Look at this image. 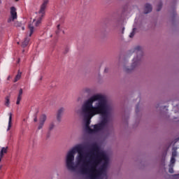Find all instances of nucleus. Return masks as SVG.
Here are the masks:
<instances>
[{
	"instance_id": "nucleus-1",
	"label": "nucleus",
	"mask_w": 179,
	"mask_h": 179,
	"mask_svg": "<svg viewBox=\"0 0 179 179\" xmlns=\"http://www.w3.org/2000/svg\"><path fill=\"white\" fill-rule=\"evenodd\" d=\"M64 163L68 171L78 173L86 179H107L110 155L96 143L85 151L83 144H78L67 152Z\"/></svg>"
},
{
	"instance_id": "nucleus-2",
	"label": "nucleus",
	"mask_w": 179,
	"mask_h": 179,
	"mask_svg": "<svg viewBox=\"0 0 179 179\" xmlns=\"http://www.w3.org/2000/svg\"><path fill=\"white\" fill-rule=\"evenodd\" d=\"M112 106L107 96L102 94H96L86 99L80 111V116L84 120L83 131L93 135L106 128L110 122Z\"/></svg>"
},
{
	"instance_id": "nucleus-3",
	"label": "nucleus",
	"mask_w": 179,
	"mask_h": 179,
	"mask_svg": "<svg viewBox=\"0 0 179 179\" xmlns=\"http://www.w3.org/2000/svg\"><path fill=\"white\" fill-rule=\"evenodd\" d=\"M145 59V52H143V48L142 46H136L133 52V58L131 59V65L129 66L127 62H124L123 70L127 73L134 72L136 69H138Z\"/></svg>"
},
{
	"instance_id": "nucleus-4",
	"label": "nucleus",
	"mask_w": 179,
	"mask_h": 179,
	"mask_svg": "<svg viewBox=\"0 0 179 179\" xmlns=\"http://www.w3.org/2000/svg\"><path fill=\"white\" fill-rule=\"evenodd\" d=\"M17 19V13H16V8L11 7L10 8V16L8 19V23H10L12 22H14Z\"/></svg>"
},
{
	"instance_id": "nucleus-5",
	"label": "nucleus",
	"mask_w": 179,
	"mask_h": 179,
	"mask_svg": "<svg viewBox=\"0 0 179 179\" xmlns=\"http://www.w3.org/2000/svg\"><path fill=\"white\" fill-rule=\"evenodd\" d=\"M49 0H43V3L41 6V8L38 11V13L41 15V17H43L44 15H45V9L47 8V5H48Z\"/></svg>"
},
{
	"instance_id": "nucleus-6",
	"label": "nucleus",
	"mask_w": 179,
	"mask_h": 179,
	"mask_svg": "<svg viewBox=\"0 0 179 179\" xmlns=\"http://www.w3.org/2000/svg\"><path fill=\"white\" fill-rule=\"evenodd\" d=\"M45 121H47V115H45V114L41 115L39 117V123L38 125V131H40V129H43L44 124H45Z\"/></svg>"
},
{
	"instance_id": "nucleus-7",
	"label": "nucleus",
	"mask_w": 179,
	"mask_h": 179,
	"mask_svg": "<svg viewBox=\"0 0 179 179\" xmlns=\"http://www.w3.org/2000/svg\"><path fill=\"white\" fill-rule=\"evenodd\" d=\"M64 111H65V108H60L58 109L57 113V121H58V122H61V120H62V115H64Z\"/></svg>"
},
{
	"instance_id": "nucleus-8",
	"label": "nucleus",
	"mask_w": 179,
	"mask_h": 179,
	"mask_svg": "<svg viewBox=\"0 0 179 179\" xmlns=\"http://www.w3.org/2000/svg\"><path fill=\"white\" fill-rule=\"evenodd\" d=\"M34 22H36V20L34 19L33 22L29 23V24L28 25V29L29 30V37H31V35L34 33L36 29H34V24L33 23H34Z\"/></svg>"
},
{
	"instance_id": "nucleus-9",
	"label": "nucleus",
	"mask_w": 179,
	"mask_h": 179,
	"mask_svg": "<svg viewBox=\"0 0 179 179\" xmlns=\"http://www.w3.org/2000/svg\"><path fill=\"white\" fill-rule=\"evenodd\" d=\"M9 148L8 146L1 148L0 150V163L2 161V159L3 158V156L8 153V150Z\"/></svg>"
},
{
	"instance_id": "nucleus-10",
	"label": "nucleus",
	"mask_w": 179,
	"mask_h": 179,
	"mask_svg": "<svg viewBox=\"0 0 179 179\" xmlns=\"http://www.w3.org/2000/svg\"><path fill=\"white\" fill-rule=\"evenodd\" d=\"M152 12V6L150 4H146L144 9V13L148 14Z\"/></svg>"
},
{
	"instance_id": "nucleus-11",
	"label": "nucleus",
	"mask_w": 179,
	"mask_h": 179,
	"mask_svg": "<svg viewBox=\"0 0 179 179\" xmlns=\"http://www.w3.org/2000/svg\"><path fill=\"white\" fill-rule=\"evenodd\" d=\"M176 157H177V151L175 150L172 152V157H171V164H174V163H176Z\"/></svg>"
},
{
	"instance_id": "nucleus-12",
	"label": "nucleus",
	"mask_w": 179,
	"mask_h": 179,
	"mask_svg": "<svg viewBox=\"0 0 179 179\" xmlns=\"http://www.w3.org/2000/svg\"><path fill=\"white\" fill-rule=\"evenodd\" d=\"M29 41H30V38H25L24 41L22 42V48H25V47H27V45H29Z\"/></svg>"
},
{
	"instance_id": "nucleus-13",
	"label": "nucleus",
	"mask_w": 179,
	"mask_h": 179,
	"mask_svg": "<svg viewBox=\"0 0 179 179\" xmlns=\"http://www.w3.org/2000/svg\"><path fill=\"white\" fill-rule=\"evenodd\" d=\"M21 78H22V72H20V70H18V73L14 79V83H16L17 80H20Z\"/></svg>"
},
{
	"instance_id": "nucleus-14",
	"label": "nucleus",
	"mask_w": 179,
	"mask_h": 179,
	"mask_svg": "<svg viewBox=\"0 0 179 179\" xmlns=\"http://www.w3.org/2000/svg\"><path fill=\"white\" fill-rule=\"evenodd\" d=\"M41 20H43V17L41 15V17L38 19V20L35 22L34 26L36 27H38L40 24H41Z\"/></svg>"
},
{
	"instance_id": "nucleus-15",
	"label": "nucleus",
	"mask_w": 179,
	"mask_h": 179,
	"mask_svg": "<svg viewBox=\"0 0 179 179\" xmlns=\"http://www.w3.org/2000/svg\"><path fill=\"white\" fill-rule=\"evenodd\" d=\"M11 127H12V113H9L8 127L7 129V131H9Z\"/></svg>"
},
{
	"instance_id": "nucleus-16",
	"label": "nucleus",
	"mask_w": 179,
	"mask_h": 179,
	"mask_svg": "<svg viewBox=\"0 0 179 179\" xmlns=\"http://www.w3.org/2000/svg\"><path fill=\"white\" fill-rule=\"evenodd\" d=\"M84 93H87V94H92V89L89 87H85L83 90Z\"/></svg>"
},
{
	"instance_id": "nucleus-17",
	"label": "nucleus",
	"mask_w": 179,
	"mask_h": 179,
	"mask_svg": "<svg viewBox=\"0 0 179 179\" xmlns=\"http://www.w3.org/2000/svg\"><path fill=\"white\" fill-rule=\"evenodd\" d=\"M10 101V96H7L6 97V102H5V106H6V107H9Z\"/></svg>"
},
{
	"instance_id": "nucleus-18",
	"label": "nucleus",
	"mask_w": 179,
	"mask_h": 179,
	"mask_svg": "<svg viewBox=\"0 0 179 179\" xmlns=\"http://www.w3.org/2000/svg\"><path fill=\"white\" fill-rule=\"evenodd\" d=\"M136 33V28L134 27V28H133L132 31L129 34L130 38H132L134 37V36H135Z\"/></svg>"
},
{
	"instance_id": "nucleus-19",
	"label": "nucleus",
	"mask_w": 179,
	"mask_h": 179,
	"mask_svg": "<svg viewBox=\"0 0 179 179\" xmlns=\"http://www.w3.org/2000/svg\"><path fill=\"white\" fill-rule=\"evenodd\" d=\"M55 128V123L54 122H52L49 124V131H52Z\"/></svg>"
},
{
	"instance_id": "nucleus-20",
	"label": "nucleus",
	"mask_w": 179,
	"mask_h": 179,
	"mask_svg": "<svg viewBox=\"0 0 179 179\" xmlns=\"http://www.w3.org/2000/svg\"><path fill=\"white\" fill-rule=\"evenodd\" d=\"M173 167H174V164H170L169 165V173H171V174H173V173H174V170L173 169Z\"/></svg>"
},
{
	"instance_id": "nucleus-21",
	"label": "nucleus",
	"mask_w": 179,
	"mask_h": 179,
	"mask_svg": "<svg viewBox=\"0 0 179 179\" xmlns=\"http://www.w3.org/2000/svg\"><path fill=\"white\" fill-rule=\"evenodd\" d=\"M14 26L15 27H22V22L17 21L15 22Z\"/></svg>"
},
{
	"instance_id": "nucleus-22",
	"label": "nucleus",
	"mask_w": 179,
	"mask_h": 179,
	"mask_svg": "<svg viewBox=\"0 0 179 179\" xmlns=\"http://www.w3.org/2000/svg\"><path fill=\"white\" fill-rule=\"evenodd\" d=\"M162 6H163V3H159L158 4L157 8V12H159V11H160V10H161V9H162Z\"/></svg>"
},
{
	"instance_id": "nucleus-23",
	"label": "nucleus",
	"mask_w": 179,
	"mask_h": 179,
	"mask_svg": "<svg viewBox=\"0 0 179 179\" xmlns=\"http://www.w3.org/2000/svg\"><path fill=\"white\" fill-rule=\"evenodd\" d=\"M22 94H23V90L20 88L19 90L18 96H22Z\"/></svg>"
},
{
	"instance_id": "nucleus-24",
	"label": "nucleus",
	"mask_w": 179,
	"mask_h": 179,
	"mask_svg": "<svg viewBox=\"0 0 179 179\" xmlns=\"http://www.w3.org/2000/svg\"><path fill=\"white\" fill-rule=\"evenodd\" d=\"M54 104H55V103L53 101H50L49 103L50 106H54Z\"/></svg>"
},
{
	"instance_id": "nucleus-25",
	"label": "nucleus",
	"mask_w": 179,
	"mask_h": 179,
	"mask_svg": "<svg viewBox=\"0 0 179 179\" xmlns=\"http://www.w3.org/2000/svg\"><path fill=\"white\" fill-rule=\"evenodd\" d=\"M69 52V48H66L64 51V54H68Z\"/></svg>"
},
{
	"instance_id": "nucleus-26",
	"label": "nucleus",
	"mask_w": 179,
	"mask_h": 179,
	"mask_svg": "<svg viewBox=\"0 0 179 179\" xmlns=\"http://www.w3.org/2000/svg\"><path fill=\"white\" fill-rule=\"evenodd\" d=\"M38 121V118L36 116H35L34 119V122H37Z\"/></svg>"
},
{
	"instance_id": "nucleus-27",
	"label": "nucleus",
	"mask_w": 179,
	"mask_h": 179,
	"mask_svg": "<svg viewBox=\"0 0 179 179\" xmlns=\"http://www.w3.org/2000/svg\"><path fill=\"white\" fill-rule=\"evenodd\" d=\"M17 100H22V95H18Z\"/></svg>"
},
{
	"instance_id": "nucleus-28",
	"label": "nucleus",
	"mask_w": 179,
	"mask_h": 179,
	"mask_svg": "<svg viewBox=\"0 0 179 179\" xmlns=\"http://www.w3.org/2000/svg\"><path fill=\"white\" fill-rule=\"evenodd\" d=\"M16 104H20V99H17Z\"/></svg>"
},
{
	"instance_id": "nucleus-29",
	"label": "nucleus",
	"mask_w": 179,
	"mask_h": 179,
	"mask_svg": "<svg viewBox=\"0 0 179 179\" xmlns=\"http://www.w3.org/2000/svg\"><path fill=\"white\" fill-rule=\"evenodd\" d=\"M138 111H139V106H136V112L138 113Z\"/></svg>"
},
{
	"instance_id": "nucleus-30",
	"label": "nucleus",
	"mask_w": 179,
	"mask_h": 179,
	"mask_svg": "<svg viewBox=\"0 0 179 179\" xmlns=\"http://www.w3.org/2000/svg\"><path fill=\"white\" fill-rule=\"evenodd\" d=\"M50 133H48V134H47V138H50Z\"/></svg>"
},
{
	"instance_id": "nucleus-31",
	"label": "nucleus",
	"mask_w": 179,
	"mask_h": 179,
	"mask_svg": "<svg viewBox=\"0 0 179 179\" xmlns=\"http://www.w3.org/2000/svg\"><path fill=\"white\" fill-rule=\"evenodd\" d=\"M59 26H60V25L58 24L57 27L58 30H59Z\"/></svg>"
},
{
	"instance_id": "nucleus-32",
	"label": "nucleus",
	"mask_w": 179,
	"mask_h": 179,
	"mask_svg": "<svg viewBox=\"0 0 179 179\" xmlns=\"http://www.w3.org/2000/svg\"><path fill=\"white\" fill-rule=\"evenodd\" d=\"M37 117V113L34 115V117Z\"/></svg>"
},
{
	"instance_id": "nucleus-33",
	"label": "nucleus",
	"mask_w": 179,
	"mask_h": 179,
	"mask_svg": "<svg viewBox=\"0 0 179 179\" xmlns=\"http://www.w3.org/2000/svg\"><path fill=\"white\" fill-rule=\"evenodd\" d=\"M22 30H24V27H22Z\"/></svg>"
},
{
	"instance_id": "nucleus-34",
	"label": "nucleus",
	"mask_w": 179,
	"mask_h": 179,
	"mask_svg": "<svg viewBox=\"0 0 179 179\" xmlns=\"http://www.w3.org/2000/svg\"><path fill=\"white\" fill-rule=\"evenodd\" d=\"M18 62V63H20V59H18V62Z\"/></svg>"
},
{
	"instance_id": "nucleus-35",
	"label": "nucleus",
	"mask_w": 179,
	"mask_h": 179,
	"mask_svg": "<svg viewBox=\"0 0 179 179\" xmlns=\"http://www.w3.org/2000/svg\"><path fill=\"white\" fill-rule=\"evenodd\" d=\"M2 169V166H0V170Z\"/></svg>"
},
{
	"instance_id": "nucleus-36",
	"label": "nucleus",
	"mask_w": 179,
	"mask_h": 179,
	"mask_svg": "<svg viewBox=\"0 0 179 179\" xmlns=\"http://www.w3.org/2000/svg\"><path fill=\"white\" fill-rule=\"evenodd\" d=\"M23 121H26V119H24Z\"/></svg>"
},
{
	"instance_id": "nucleus-37",
	"label": "nucleus",
	"mask_w": 179,
	"mask_h": 179,
	"mask_svg": "<svg viewBox=\"0 0 179 179\" xmlns=\"http://www.w3.org/2000/svg\"><path fill=\"white\" fill-rule=\"evenodd\" d=\"M15 1H16V2H17V1H19V0H15Z\"/></svg>"
},
{
	"instance_id": "nucleus-38",
	"label": "nucleus",
	"mask_w": 179,
	"mask_h": 179,
	"mask_svg": "<svg viewBox=\"0 0 179 179\" xmlns=\"http://www.w3.org/2000/svg\"><path fill=\"white\" fill-rule=\"evenodd\" d=\"M17 44H20V43H19V42H17Z\"/></svg>"
},
{
	"instance_id": "nucleus-39",
	"label": "nucleus",
	"mask_w": 179,
	"mask_h": 179,
	"mask_svg": "<svg viewBox=\"0 0 179 179\" xmlns=\"http://www.w3.org/2000/svg\"><path fill=\"white\" fill-rule=\"evenodd\" d=\"M22 52H24V50H22Z\"/></svg>"
},
{
	"instance_id": "nucleus-40",
	"label": "nucleus",
	"mask_w": 179,
	"mask_h": 179,
	"mask_svg": "<svg viewBox=\"0 0 179 179\" xmlns=\"http://www.w3.org/2000/svg\"><path fill=\"white\" fill-rule=\"evenodd\" d=\"M41 79H43V78H42V77L41 78Z\"/></svg>"
},
{
	"instance_id": "nucleus-41",
	"label": "nucleus",
	"mask_w": 179,
	"mask_h": 179,
	"mask_svg": "<svg viewBox=\"0 0 179 179\" xmlns=\"http://www.w3.org/2000/svg\"><path fill=\"white\" fill-rule=\"evenodd\" d=\"M56 33H59L58 31H57Z\"/></svg>"
}]
</instances>
